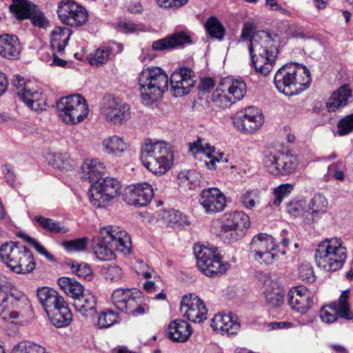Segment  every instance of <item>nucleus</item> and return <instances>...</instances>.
Listing matches in <instances>:
<instances>
[{"label": "nucleus", "mask_w": 353, "mask_h": 353, "mask_svg": "<svg viewBox=\"0 0 353 353\" xmlns=\"http://www.w3.org/2000/svg\"><path fill=\"white\" fill-rule=\"evenodd\" d=\"M217 249L195 244L193 248L199 270L208 276H214L226 271V265L221 262Z\"/></svg>", "instance_id": "10"}, {"label": "nucleus", "mask_w": 353, "mask_h": 353, "mask_svg": "<svg viewBox=\"0 0 353 353\" xmlns=\"http://www.w3.org/2000/svg\"><path fill=\"white\" fill-rule=\"evenodd\" d=\"M299 277L303 281L312 283L315 281L316 276L313 268L309 263H303L299 268Z\"/></svg>", "instance_id": "56"}, {"label": "nucleus", "mask_w": 353, "mask_h": 353, "mask_svg": "<svg viewBox=\"0 0 353 353\" xmlns=\"http://www.w3.org/2000/svg\"><path fill=\"white\" fill-rule=\"evenodd\" d=\"M337 134L339 136L350 133L353 130V113L340 119L337 123Z\"/></svg>", "instance_id": "54"}, {"label": "nucleus", "mask_w": 353, "mask_h": 353, "mask_svg": "<svg viewBox=\"0 0 353 353\" xmlns=\"http://www.w3.org/2000/svg\"><path fill=\"white\" fill-rule=\"evenodd\" d=\"M163 218L172 227L181 226L186 222V216L174 209L165 212Z\"/></svg>", "instance_id": "50"}, {"label": "nucleus", "mask_w": 353, "mask_h": 353, "mask_svg": "<svg viewBox=\"0 0 353 353\" xmlns=\"http://www.w3.org/2000/svg\"><path fill=\"white\" fill-rule=\"evenodd\" d=\"M154 196V190L148 183H137L124 189L123 200L130 205L146 206Z\"/></svg>", "instance_id": "19"}, {"label": "nucleus", "mask_w": 353, "mask_h": 353, "mask_svg": "<svg viewBox=\"0 0 353 353\" xmlns=\"http://www.w3.org/2000/svg\"><path fill=\"white\" fill-rule=\"evenodd\" d=\"M101 111L105 119L114 125L123 123L131 114L130 105L113 95L103 98Z\"/></svg>", "instance_id": "14"}, {"label": "nucleus", "mask_w": 353, "mask_h": 353, "mask_svg": "<svg viewBox=\"0 0 353 353\" xmlns=\"http://www.w3.org/2000/svg\"><path fill=\"white\" fill-rule=\"evenodd\" d=\"M0 315L3 319L22 323L32 315L31 304L27 296L15 288L8 294H0Z\"/></svg>", "instance_id": "5"}, {"label": "nucleus", "mask_w": 353, "mask_h": 353, "mask_svg": "<svg viewBox=\"0 0 353 353\" xmlns=\"http://www.w3.org/2000/svg\"><path fill=\"white\" fill-rule=\"evenodd\" d=\"M191 325L185 321L176 319L172 321L167 330L168 337L175 342H185L191 336Z\"/></svg>", "instance_id": "32"}, {"label": "nucleus", "mask_w": 353, "mask_h": 353, "mask_svg": "<svg viewBox=\"0 0 353 353\" xmlns=\"http://www.w3.org/2000/svg\"><path fill=\"white\" fill-rule=\"evenodd\" d=\"M27 250L26 246L19 242H6L0 247V259L10 270L15 272L18 263Z\"/></svg>", "instance_id": "23"}, {"label": "nucleus", "mask_w": 353, "mask_h": 353, "mask_svg": "<svg viewBox=\"0 0 353 353\" xmlns=\"http://www.w3.org/2000/svg\"><path fill=\"white\" fill-rule=\"evenodd\" d=\"M345 164L337 161L331 164L327 169L328 176H344Z\"/></svg>", "instance_id": "61"}, {"label": "nucleus", "mask_w": 353, "mask_h": 353, "mask_svg": "<svg viewBox=\"0 0 353 353\" xmlns=\"http://www.w3.org/2000/svg\"><path fill=\"white\" fill-rule=\"evenodd\" d=\"M327 201L326 198L321 194H315L309 203V209L311 210L310 216L312 221L318 220L321 215L327 211Z\"/></svg>", "instance_id": "42"}, {"label": "nucleus", "mask_w": 353, "mask_h": 353, "mask_svg": "<svg viewBox=\"0 0 353 353\" xmlns=\"http://www.w3.org/2000/svg\"><path fill=\"white\" fill-rule=\"evenodd\" d=\"M48 163L58 170H69L74 167V161L67 154L49 152L46 156Z\"/></svg>", "instance_id": "40"}, {"label": "nucleus", "mask_w": 353, "mask_h": 353, "mask_svg": "<svg viewBox=\"0 0 353 353\" xmlns=\"http://www.w3.org/2000/svg\"><path fill=\"white\" fill-rule=\"evenodd\" d=\"M293 185L291 183L281 184L279 187L274 189V194L275 195V199L273 203L276 206L280 205L283 197L288 196L293 190Z\"/></svg>", "instance_id": "57"}, {"label": "nucleus", "mask_w": 353, "mask_h": 353, "mask_svg": "<svg viewBox=\"0 0 353 353\" xmlns=\"http://www.w3.org/2000/svg\"><path fill=\"white\" fill-rule=\"evenodd\" d=\"M216 148L211 145L208 143H203L201 138H198L196 141L189 143V151L196 155L197 153L202 152L208 158L212 157V154L214 153Z\"/></svg>", "instance_id": "47"}, {"label": "nucleus", "mask_w": 353, "mask_h": 353, "mask_svg": "<svg viewBox=\"0 0 353 353\" xmlns=\"http://www.w3.org/2000/svg\"><path fill=\"white\" fill-rule=\"evenodd\" d=\"M171 145L163 141L145 139L141 146V160L154 174H164L173 163Z\"/></svg>", "instance_id": "3"}, {"label": "nucleus", "mask_w": 353, "mask_h": 353, "mask_svg": "<svg viewBox=\"0 0 353 353\" xmlns=\"http://www.w3.org/2000/svg\"><path fill=\"white\" fill-rule=\"evenodd\" d=\"M200 203L207 213L214 214L223 210L226 199L219 189L208 188L202 191Z\"/></svg>", "instance_id": "26"}, {"label": "nucleus", "mask_w": 353, "mask_h": 353, "mask_svg": "<svg viewBox=\"0 0 353 353\" xmlns=\"http://www.w3.org/2000/svg\"><path fill=\"white\" fill-rule=\"evenodd\" d=\"M57 283L61 289L74 301L85 294L83 285L73 278H59Z\"/></svg>", "instance_id": "39"}, {"label": "nucleus", "mask_w": 353, "mask_h": 353, "mask_svg": "<svg viewBox=\"0 0 353 353\" xmlns=\"http://www.w3.org/2000/svg\"><path fill=\"white\" fill-rule=\"evenodd\" d=\"M227 92V90L223 86H221V83H220L212 94V101L215 105L224 109L229 108L234 103V101Z\"/></svg>", "instance_id": "45"}, {"label": "nucleus", "mask_w": 353, "mask_h": 353, "mask_svg": "<svg viewBox=\"0 0 353 353\" xmlns=\"http://www.w3.org/2000/svg\"><path fill=\"white\" fill-rule=\"evenodd\" d=\"M232 123L239 131L252 134L262 126L263 117L258 108L250 106L237 112L233 117Z\"/></svg>", "instance_id": "16"}, {"label": "nucleus", "mask_w": 353, "mask_h": 353, "mask_svg": "<svg viewBox=\"0 0 353 353\" xmlns=\"http://www.w3.org/2000/svg\"><path fill=\"white\" fill-rule=\"evenodd\" d=\"M192 43L191 35L188 31L175 32L170 36L154 41L152 48L154 50L162 51L178 48H183L185 45Z\"/></svg>", "instance_id": "25"}, {"label": "nucleus", "mask_w": 353, "mask_h": 353, "mask_svg": "<svg viewBox=\"0 0 353 353\" xmlns=\"http://www.w3.org/2000/svg\"><path fill=\"white\" fill-rule=\"evenodd\" d=\"M19 236L22 237L23 239L27 243L33 247L39 254L43 255L46 259H49L51 261H53L54 260V256L50 253H49L46 250V248L34 239L25 234H21Z\"/></svg>", "instance_id": "55"}, {"label": "nucleus", "mask_w": 353, "mask_h": 353, "mask_svg": "<svg viewBox=\"0 0 353 353\" xmlns=\"http://www.w3.org/2000/svg\"><path fill=\"white\" fill-rule=\"evenodd\" d=\"M257 191L248 190L241 197V201L243 206L248 209H252L255 206V199L257 197Z\"/></svg>", "instance_id": "59"}, {"label": "nucleus", "mask_w": 353, "mask_h": 353, "mask_svg": "<svg viewBox=\"0 0 353 353\" xmlns=\"http://www.w3.org/2000/svg\"><path fill=\"white\" fill-rule=\"evenodd\" d=\"M118 319V314L111 310L100 313L97 325L99 328H108L114 324Z\"/></svg>", "instance_id": "52"}, {"label": "nucleus", "mask_w": 353, "mask_h": 353, "mask_svg": "<svg viewBox=\"0 0 353 353\" xmlns=\"http://www.w3.org/2000/svg\"><path fill=\"white\" fill-rule=\"evenodd\" d=\"M138 89L142 103L149 105L161 98L168 90V77L157 66L143 68L138 78Z\"/></svg>", "instance_id": "4"}, {"label": "nucleus", "mask_w": 353, "mask_h": 353, "mask_svg": "<svg viewBox=\"0 0 353 353\" xmlns=\"http://www.w3.org/2000/svg\"><path fill=\"white\" fill-rule=\"evenodd\" d=\"M180 310L190 321L200 323L207 319L203 301L194 294L185 295L181 301Z\"/></svg>", "instance_id": "20"}, {"label": "nucleus", "mask_w": 353, "mask_h": 353, "mask_svg": "<svg viewBox=\"0 0 353 353\" xmlns=\"http://www.w3.org/2000/svg\"><path fill=\"white\" fill-rule=\"evenodd\" d=\"M12 353H47L44 347L36 343L27 346L24 350L14 348Z\"/></svg>", "instance_id": "63"}, {"label": "nucleus", "mask_w": 353, "mask_h": 353, "mask_svg": "<svg viewBox=\"0 0 353 353\" xmlns=\"http://www.w3.org/2000/svg\"><path fill=\"white\" fill-rule=\"evenodd\" d=\"M73 305L76 310L85 317L92 316L96 313L97 299L90 293L84 294L79 298L75 299Z\"/></svg>", "instance_id": "35"}, {"label": "nucleus", "mask_w": 353, "mask_h": 353, "mask_svg": "<svg viewBox=\"0 0 353 353\" xmlns=\"http://www.w3.org/2000/svg\"><path fill=\"white\" fill-rule=\"evenodd\" d=\"M52 324L56 327H64L72 321V316L67 303L57 307L54 311L48 314Z\"/></svg>", "instance_id": "37"}, {"label": "nucleus", "mask_w": 353, "mask_h": 353, "mask_svg": "<svg viewBox=\"0 0 353 353\" xmlns=\"http://www.w3.org/2000/svg\"><path fill=\"white\" fill-rule=\"evenodd\" d=\"M312 81L310 70L304 65L291 62L276 72L274 83L281 93L293 96L309 88Z\"/></svg>", "instance_id": "2"}, {"label": "nucleus", "mask_w": 353, "mask_h": 353, "mask_svg": "<svg viewBox=\"0 0 353 353\" xmlns=\"http://www.w3.org/2000/svg\"><path fill=\"white\" fill-rule=\"evenodd\" d=\"M21 46L17 36L3 34L0 36V56L5 59L15 60L19 58Z\"/></svg>", "instance_id": "29"}, {"label": "nucleus", "mask_w": 353, "mask_h": 353, "mask_svg": "<svg viewBox=\"0 0 353 353\" xmlns=\"http://www.w3.org/2000/svg\"><path fill=\"white\" fill-rule=\"evenodd\" d=\"M140 292L136 289L119 288L115 290L112 294V302L119 310L134 316H139L146 312V308L139 304ZM148 310V307H147Z\"/></svg>", "instance_id": "13"}, {"label": "nucleus", "mask_w": 353, "mask_h": 353, "mask_svg": "<svg viewBox=\"0 0 353 353\" xmlns=\"http://www.w3.org/2000/svg\"><path fill=\"white\" fill-rule=\"evenodd\" d=\"M57 108L63 122L70 125L81 122L89 113L86 100L78 94L61 97L57 102Z\"/></svg>", "instance_id": "7"}, {"label": "nucleus", "mask_w": 353, "mask_h": 353, "mask_svg": "<svg viewBox=\"0 0 353 353\" xmlns=\"http://www.w3.org/2000/svg\"><path fill=\"white\" fill-rule=\"evenodd\" d=\"M194 72L186 67L174 72L170 77V85L172 94L175 97L188 94L194 87Z\"/></svg>", "instance_id": "21"}, {"label": "nucleus", "mask_w": 353, "mask_h": 353, "mask_svg": "<svg viewBox=\"0 0 353 353\" xmlns=\"http://www.w3.org/2000/svg\"><path fill=\"white\" fill-rule=\"evenodd\" d=\"M277 34L265 30L254 32L251 23L243 26L240 41H248V51L251 57L250 65L256 72L267 76L273 69L279 52Z\"/></svg>", "instance_id": "1"}, {"label": "nucleus", "mask_w": 353, "mask_h": 353, "mask_svg": "<svg viewBox=\"0 0 353 353\" xmlns=\"http://www.w3.org/2000/svg\"><path fill=\"white\" fill-rule=\"evenodd\" d=\"M353 97L352 91L348 84L339 87L334 91L326 103L327 110L334 112L339 108L345 107Z\"/></svg>", "instance_id": "31"}, {"label": "nucleus", "mask_w": 353, "mask_h": 353, "mask_svg": "<svg viewBox=\"0 0 353 353\" xmlns=\"http://www.w3.org/2000/svg\"><path fill=\"white\" fill-rule=\"evenodd\" d=\"M189 0H157V5L165 9H178L185 6Z\"/></svg>", "instance_id": "60"}, {"label": "nucleus", "mask_w": 353, "mask_h": 353, "mask_svg": "<svg viewBox=\"0 0 353 353\" xmlns=\"http://www.w3.org/2000/svg\"><path fill=\"white\" fill-rule=\"evenodd\" d=\"M221 83L234 102L242 99L246 93L247 86L241 78H227Z\"/></svg>", "instance_id": "36"}, {"label": "nucleus", "mask_w": 353, "mask_h": 353, "mask_svg": "<svg viewBox=\"0 0 353 353\" xmlns=\"http://www.w3.org/2000/svg\"><path fill=\"white\" fill-rule=\"evenodd\" d=\"M91 181L90 201L96 208L105 207L110 200L120 193L122 187L117 178H97V180Z\"/></svg>", "instance_id": "8"}, {"label": "nucleus", "mask_w": 353, "mask_h": 353, "mask_svg": "<svg viewBox=\"0 0 353 353\" xmlns=\"http://www.w3.org/2000/svg\"><path fill=\"white\" fill-rule=\"evenodd\" d=\"M92 249L97 256V257L101 261H109L113 259L115 256L114 249L108 241L105 239L101 232L97 236H94L92 239Z\"/></svg>", "instance_id": "33"}, {"label": "nucleus", "mask_w": 353, "mask_h": 353, "mask_svg": "<svg viewBox=\"0 0 353 353\" xmlns=\"http://www.w3.org/2000/svg\"><path fill=\"white\" fill-rule=\"evenodd\" d=\"M101 273L103 276L111 281H118L123 275L121 268L115 264H105L102 266Z\"/></svg>", "instance_id": "51"}, {"label": "nucleus", "mask_w": 353, "mask_h": 353, "mask_svg": "<svg viewBox=\"0 0 353 353\" xmlns=\"http://www.w3.org/2000/svg\"><path fill=\"white\" fill-rule=\"evenodd\" d=\"M263 164L270 174L285 175L292 174L296 170L298 159L295 156L268 149L264 152Z\"/></svg>", "instance_id": "11"}, {"label": "nucleus", "mask_w": 353, "mask_h": 353, "mask_svg": "<svg viewBox=\"0 0 353 353\" xmlns=\"http://www.w3.org/2000/svg\"><path fill=\"white\" fill-rule=\"evenodd\" d=\"M36 5L29 0H12L9 9L18 20L29 19Z\"/></svg>", "instance_id": "38"}, {"label": "nucleus", "mask_w": 353, "mask_h": 353, "mask_svg": "<svg viewBox=\"0 0 353 353\" xmlns=\"http://www.w3.org/2000/svg\"><path fill=\"white\" fill-rule=\"evenodd\" d=\"M13 85L16 88V93L19 99L28 108L34 110H43L46 108V99L42 92L30 87L26 83L23 77L16 75L13 79Z\"/></svg>", "instance_id": "15"}, {"label": "nucleus", "mask_w": 353, "mask_h": 353, "mask_svg": "<svg viewBox=\"0 0 353 353\" xmlns=\"http://www.w3.org/2000/svg\"><path fill=\"white\" fill-rule=\"evenodd\" d=\"M34 219L41 228L51 233L65 234L69 232L68 228L64 226L59 221H55L52 219L39 215L36 216Z\"/></svg>", "instance_id": "44"}, {"label": "nucleus", "mask_w": 353, "mask_h": 353, "mask_svg": "<svg viewBox=\"0 0 353 353\" xmlns=\"http://www.w3.org/2000/svg\"><path fill=\"white\" fill-rule=\"evenodd\" d=\"M57 14L61 21L70 26H80L88 21V12L81 6L71 1L59 3Z\"/></svg>", "instance_id": "18"}, {"label": "nucleus", "mask_w": 353, "mask_h": 353, "mask_svg": "<svg viewBox=\"0 0 353 353\" xmlns=\"http://www.w3.org/2000/svg\"><path fill=\"white\" fill-rule=\"evenodd\" d=\"M205 28L208 34L212 38L222 41L225 34V28L216 17H209L205 23Z\"/></svg>", "instance_id": "43"}, {"label": "nucleus", "mask_w": 353, "mask_h": 353, "mask_svg": "<svg viewBox=\"0 0 353 353\" xmlns=\"http://www.w3.org/2000/svg\"><path fill=\"white\" fill-rule=\"evenodd\" d=\"M103 145L108 153L122 152L127 148L124 141L118 136H112L104 140Z\"/></svg>", "instance_id": "48"}, {"label": "nucleus", "mask_w": 353, "mask_h": 353, "mask_svg": "<svg viewBox=\"0 0 353 353\" xmlns=\"http://www.w3.org/2000/svg\"><path fill=\"white\" fill-rule=\"evenodd\" d=\"M35 268V262L31 251L27 248L15 269L17 274H26L32 272Z\"/></svg>", "instance_id": "46"}, {"label": "nucleus", "mask_w": 353, "mask_h": 353, "mask_svg": "<svg viewBox=\"0 0 353 353\" xmlns=\"http://www.w3.org/2000/svg\"><path fill=\"white\" fill-rule=\"evenodd\" d=\"M264 295L266 303L272 307H279L283 302V292L279 288H272L271 290H266Z\"/></svg>", "instance_id": "49"}, {"label": "nucleus", "mask_w": 353, "mask_h": 353, "mask_svg": "<svg viewBox=\"0 0 353 353\" xmlns=\"http://www.w3.org/2000/svg\"><path fill=\"white\" fill-rule=\"evenodd\" d=\"M29 19H30L32 25L35 27L45 28L48 25V19L44 16L43 12L39 9L37 5H36V8L32 11L31 16H30Z\"/></svg>", "instance_id": "58"}, {"label": "nucleus", "mask_w": 353, "mask_h": 353, "mask_svg": "<svg viewBox=\"0 0 353 353\" xmlns=\"http://www.w3.org/2000/svg\"><path fill=\"white\" fill-rule=\"evenodd\" d=\"M123 50L121 43L110 41L107 46L99 48L90 57L89 63L92 65L99 67L105 63L113 54H119Z\"/></svg>", "instance_id": "30"}, {"label": "nucleus", "mask_w": 353, "mask_h": 353, "mask_svg": "<svg viewBox=\"0 0 353 353\" xmlns=\"http://www.w3.org/2000/svg\"><path fill=\"white\" fill-rule=\"evenodd\" d=\"M100 232L114 250L125 254L130 252L131 238L125 230L117 226L109 225L102 228Z\"/></svg>", "instance_id": "22"}, {"label": "nucleus", "mask_w": 353, "mask_h": 353, "mask_svg": "<svg viewBox=\"0 0 353 353\" xmlns=\"http://www.w3.org/2000/svg\"><path fill=\"white\" fill-rule=\"evenodd\" d=\"M88 242V237H82L70 241H64L61 244L68 252H81L86 248Z\"/></svg>", "instance_id": "53"}, {"label": "nucleus", "mask_w": 353, "mask_h": 353, "mask_svg": "<svg viewBox=\"0 0 353 353\" xmlns=\"http://www.w3.org/2000/svg\"><path fill=\"white\" fill-rule=\"evenodd\" d=\"M346 259V248L342 245L340 239H327L319 243L316 250V263L325 271L335 272L341 269Z\"/></svg>", "instance_id": "6"}, {"label": "nucleus", "mask_w": 353, "mask_h": 353, "mask_svg": "<svg viewBox=\"0 0 353 353\" xmlns=\"http://www.w3.org/2000/svg\"><path fill=\"white\" fill-rule=\"evenodd\" d=\"M286 211L292 216L296 217L299 216L302 211L303 207L299 201H290L286 205Z\"/></svg>", "instance_id": "62"}, {"label": "nucleus", "mask_w": 353, "mask_h": 353, "mask_svg": "<svg viewBox=\"0 0 353 353\" xmlns=\"http://www.w3.org/2000/svg\"><path fill=\"white\" fill-rule=\"evenodd\" d=\"M117 28L120 32L125 34L133 33L139 30L138 26L130 21H120L117 23Z\"/></svg>", "instance_id": "64"}, {"label": "nucleus", "mask_w": 353, "mask_h": 353, "mask_svg": "<svg viewBox=\"0 0 353 353\" xmlns=\"http://www.w3.org/2000/svg\"><path fill=\"white\" fill-rule=\"evenodd\" d=\"M349 292V290L343 291L337 301L332 302L327 306L334 313H331L325 307L321 308L320 318L322 321L326 323H332L335 322L339 316L348 321L353 319V312L350 310V305L348 301Z\"/></svg>", "instance_id": "17"}, {"label": "nucleus", "mask_w": 353, "mask_h": 353, "mask_svg": "<svg viewBox=\"0 0 353 353\" xmlns=\"http://www.w3.org/2000/svg\"><path fill=\"white\" fill-rule=\"evenodd\" d=\"M211 327L221 334L231 335L237 333L240 323L237 317L232 313L228 315L217 314L211 320Z\"/></svg>", "instance_id": "27"}, {"label": "nucleus", "mask_w": 353, "mask_h": 353, "mask_svg": "<svg viewBox=\"0 0 353 353\" xmlns=\"http://www.w3.org/2000/svg\"><path fill=\"white\" fill-rule=\"evenodd\" d=\"M288 299L292 309L301 314H305L312 303L310 292L303 286L291 288L288 293Z\"/></svg>", "instance_id": "24"}, {"label": "nucleus", "mask_w": 353, "mask_h": 353, "mask_svg": "<svg viewBox=\"0 0 353 353\" xmlns=\"http://www.w3.org/2000/svg\"><path fill=\"white\" fill-rule=\"evenodd\" d=\"M250 245L252 257L261 264L273 263L278 255L274 239L267 234L261 233L254 236Z\"/></svg>", "instance_id": "12"}, {"label": "nucleus", "mask_w": 353, "mask_h": 353, "mask_svg": "<svg viewBox=\"0 0 353 353\" xmlns=\"http://www.w3.org/2000/svg\"><path fill=\"white\" fill-rule=\"evenodd\" d=\"M81 170L83 174L90 175V176H101L107 173L104 163L97 159L84 160L81 166Z\"/></svg>", "instance_id": "41"}, {"label": "nucleus", "mask_w": 353, "mask_h": 353, "mask_svg": "<svg viewBox=\"0 0 353 353\" xmlns=\"http://www.w3.org/2000/svg\"><path fill=\"white\" fill-rule=\"evenodd\" d=\"M250 225V217L243 211L225 214L219 236L225 243L235 242L245 235Z\"/></svg>", "instance_id": "9"}, {"label": "nucleus", "mask_w": 353, "mask_h": 353, "mask_svg": "<svg viewBox=\"0 0 353 353\" xmlns=\"http://www.w3.org/2000/svg\"><path fill=\"white\" fill-rule=\"evenodd\" d=\"M37 296L47 315L66 303L58 292L48 287L39 288Z\"/></svg>", "instance_id": "28"}, {"label": "nucleus", "mask_w": 353, "mask_h": 353, "mask_svg": "<svg viewBox=\"0 0 353 353\" xmlns=\"http://www.w3.org/2000/svg\"><path fill=\"white\" fill-rule=\"evenodd\" d=\"M72 31L66 27H57L51 32V47L54 51L64 53L70 39Z\"/></svg>", "instance_id": "34"}]
</instances>
